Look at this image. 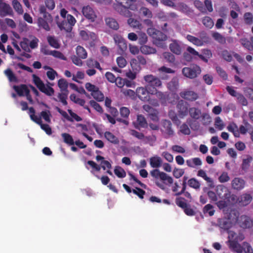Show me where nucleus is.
<instances>
[{
	"mask_svg": "<svg viewBox=\"0 0 253 253\" xmlns=\"http://www.w3.org/2000/svg\"><path fill=\"white\" fill-rule=\"evenodd\" d=\"M162 164V160L161 157L157 156L151 157L150 158V165L152 168H155V169L150 171V175L156 180L160 179L166 185H171L173 183L172 177L158 169V168L161 167Z\"/></svg>",
	"mask_w": 253,
	"mask_h": 253,
	"instance_id": "f257e3e1",
	"label": "nucleus"
},
{
	"mask_svg": "<svg viewBox=\"0 0 253 253\" xmlns=\"http://www.w3.org/2000/svg\"><path fill=\"white\" fill-rule=\"evenodd\" d=\"M216 193L220 198L226 200L228 202H236L238 201L237 196L234 194H231L230 190L223 185H220L217 187Z\"/></svg>",
	"mask_w": 253,
	"mask_h": 253,
	"instance_id": "f03ea898",
	"label": "nucleus"
},
{
	"mask_svg": "<svg viewBox=\"0 0 253 253\" xmlns=\"http://www.w3.org/2000/svg\"><path fill=\"white\" fill-rule=\"evenodd\" d=\"M33 83L42 92L46 95L54 93V89L48 85H45L41 79L35 74L32 75Z\"/></svg>",
	"mask_w": 253,
	"mask_h": 253,
	"instance_id": "7ed1b4c3",
	"label": "nucleus"
},
{
	"mask_svg": "<svg viewBox=\"0 0 253 253\" xmlns=\"http://www.w3.org/2000/svg\"><path fill=\"white\" fill-rule=\"evenodd\" d=\"M182 72L185 77L190 79H194L201 74V70L199 66L195 65L189 67L183 68Z\"/></svg>",
	"mask_w": 253,
	"mask_h": 253,
	"instance_id": "20e7f679",
	"label": "nucleus"
},
{
	"mask_svg": "<svg viewBox=\"0 0 253 253\" xmlns=\"http://www.w3.org/2000/svg\"><path fill=\"white\" fill-rule=\"evenodd\" d=\"M185 199L182 197L176 198L175 203L177 206L182 209L184 213L188 216L195 214V211L191 208V206L185 202Z\"/></svg>",
	"mask_w": 253,
	"mask_h": 253,
	"instance_id": "39448f33",
	"label": "nucleus"
},
{
	"mask_svg": "<svg viewBox=\"0 0 253 253\" xmlns=\"http://www.w3.org/2000/svg\"><path fill=\"white\" fill-rule=\"evenodd\" d=\"M52 22V18L51 15H45V17H39L38 20L39 27L48 31L50 30L49 23Z\"/></svg>",
	"mask_w": 253,
	"mask_h": 253,
	"instance_id": "423d86ee",
	"label": "nucleus"
},
{
	"mask_svg": "<svg viewBox=\"0 0 253 253\" xmlns=\"http://www.w3.org/2000/svg\"><path fill=\"white\" fill-rule=\"evenodd\" d=\"M176 107L180 118H182L188 115L189 105L186 101L183 100L179 101Z\"/></svg>",
	"mask_w": 253,
	"mask_h": 253,
	"instance_id": "0eeeda50",
	"label": "nucleus"
},
{
	"mask_svg": "<svg viewBox=\"0 0 253 253\" xmlns=\"http://www.w3.org/2000/svg\"><path fill=\"white\" fill-rule=\"evenodd\" d=\"M167 38L166 35L160 31H158L153 38V42L157 46L164 48L165 47L166 45L163 42L166 41Z\"/></svg>",
	"mask_w": 253,
	"mask_h": 253,
	"instance_id": "6e6552de",
	"label": "nucleus"
},
{
	"mask_svg": "<svg viewBox=\"0 0 253 253\" xmlns=\"http://www.w3.org/2000/svg\"><path fill=\"white\" fill-rule=\"evenodd\" d=\"M83 15L91 22H94L97 17L95 11L89 5L84 6L82 8Z\"/></svg>",
	"mask_w": 253,
	"mask_h": 253,
	"instance_id": "1a4fd4ad",
	"label": "nucleus"
},
{
	"mask_svg": "<svg viewBox=\"0 0 253 253\" xmlns=\"http://www.w3.org/2000/svg\"><path fill=\"white\" fill-rule=\"evenodd\" d=\"M144 80L146 83L155 87H159L161 85V82L159 79L152 75H147L144 76Z\"/></svg>",
	"mask_w": 253,
	"mask_h": 253,
	"instance_id": "9d476101",
	"label": "nucleus"
},
{
	"mask_svg": "<svg viewBox=\"0 0 253 253\" xmlns=\"http://www.w3.org/2000/svg\"><path fill=\"white\" fill-rule=\"evenodd\" d=\"M12 13V9L10 6L3 2L2 0H0V15L5 16L10 15Z\"/></svg>",
	"mask_w": 253,
	"mask_h": 253,
	"instance_id": "9b49d317",
	"label": "nucleus"
},
{
	"mask_svg": "<svg viewBox=\"0 0 253 253\" xmlns=\"http://www.w3.org/2000/svg\"><path fill=\"white\" fill-rule=\"evenodd\" d=\"M114 8L120 14L126 17H129L131 15V13L128 9L127 6L123 5L122 3L114 5Z\"/></svg>",
	"mask_w": 253,
	"mask_h": 253,
	"instance_id": "f8f14e48",
	"label": "nucleus"
},
{
	"mask_svg": "<svg viewBox=\"0 0 253 253\" xmlns=\"http://www.w3.org/2000/svg\"><path fill=\"white\" fill-rule=\"evenodd\" d=\"M80 36L84 41H94L97 39V36L94 33L85 30H81L80 32Z\"/></svg>",
	"mask_w": 253,
	"mask_h": 253,
	"instance_id": "ddd939ff",
	"label": "nucleus"
},
{
	"mask_svg": "<svg viewBox=\"0 0 253 253\" xmlns=\"http://www.w3.org/2000/svg\"><path fill=\"white\" fill-rule=\"evenodd\" d=\"M231 184L234 189L241 190L244 188L245 181L241 178L235 177L232 180Z\"/></svg>",
	"mask_w": 253,
	"mask_h": 253,
	"instance_id": "4468645a",
	"label": "nucleus"
},
{
	"mask_svg": "<svg viewBox=\"0 0 253 253\" xmlns=\"http://www.w3.org/2000/svg\"><path fill=\"white\" fill-rule=\"evenodd\" d=\"M13 88L18 95H29L30 93L29 86L26 84L14 85Z\"/></svg>",
	"mask_w": 253,
	"mask_h": 253,
	"instance_id": "2eb2a0df",
	"label": "nucleus"
},
{
	"mask_svg": "<svg viewBox=\"0 0 253 253\" xmlns=\"http://www.w3.org/2000/svg\"><path fill=\"white\" fill-rule=\"evenodd\" d=\"M169 47L171 52L177 55H179L181 53V44L179 41L172 40V42L169 45Z\"/></svg>",
	"mask_w": 253,
	"mask_h": 253,
	"instance_id": "dca6fc26",
	"label": "nucleus"
},
{
	"mask_svg": "<svg viewBox=\"0 0 253 253\" xmlns=\"http://www.w3.org/2000/svg\"><path fill=\"white\" fill-rule=\"evenodd\" d=\"M162 126L164 129L162 130L168 136L173 135L174 131L172 129V124L170 121L169 120H163L162 122Z\"/></svg>",
	"mask_w": 253,
	"mask_h": 253,
	"instance_id": "f3484780",
	"label": "nucleus"
},
{
	"mask_svg": "<svg viewBox=\"0 0 253 253\" xmlns=\"http://www.w3.org/2000/svg\"><path fill=\"white\" fill-rule=\"evenodd\" d=\"M228 246L230 250H231L233 252L236 253H243V248L242 247V245L239 244L236 241L229 240L228 241Z\"/></svg>",
	"mask_w": 253,
	"mask_h": 253,
	"instance_id": "a211bd4d",
	"label": "nucleus"
},
{
	"mask_svg": "<svg viewBox=\"0 0 253 253\" xmlns=\"http://www.w3.org/2000/svg\"><path fill=\"white\" fill-rule=\"evenodd\" d=\"M252 200V197L250 194H243L240 196L238 200L239 204L243 206L249 205Z\"/></svg>",
	"mask_w": 253,
	"mask_h": 253,
	"instance_id": "6ab92c4d",
	"label": "nucleus"
},
{
	"mask_svg": "<svg viewBox=\"0 0 253 253\" xmlns=\"http://www.w3.org/2000/svg\"><path fill=\"white\" fill-rule=\"evenodd\" d=\"M204 38L205 37H203V38L199 39L190 35H188L186 36V39L188 41L198 46H201L204 45L205 42L204 40Z\"/></svg>",
	"mask_w": 253,
	"mask_h": 253,
	"instance_id": "aec40b11",
	"label": "nucleus"
},
{
	"mask_svg": "<svg viewBox=\"0 0 253 253\" xmlns=\"http://www.w3.org/2000/svg\"><path fill=\"white\" fill-rule=\"evenodd\" d=\"M218 226L224 230H228L232 226V223L229 219L223 218L219 219L218 221Z\"/></svg>",
	"mask_w": 253,
	"mask_h": 253,
	"instance_id": "412c9836",
	"label": "nucleus"
},
{
	"mask_svg": "<svg viewBox=\"0 0 253 253\" xmlns=\"http://www.w3.org/2000/svg\"><path fill=\"white\" fill-rule=\"evenodd\" d=\"M140 50L142 54L145 55L154 54L157 52L156 48L147 45H141Z\"/></svg>",
	"mask_w": 253,
	"mask_h": 253,
	"instance_id": "4be33fe9",
	"label": "nucleus"
},
{
	"mask_svg": "<svg viewBox=\"0 0 253 253\" xmlns=\"http://www.w3.org/2000/svg\"><path fill=\"white\" fill-rule=\"evenodd\" d=\"M151 91V92H150L145 87H139L136 89V93L137 95H144L146 93L150 95H160L159 91H158L154 87H153V90Z\"/></svg>",
	"mask_w": 253,
	"mask_h": 253,
	"instance_id": "5701e85b",
	"label": "nucleus"
},
{
	"mask_svg": "<svg viewBox=\"0 0 253 253\" xmlns=\"http://www.w3.org/2000/svg\"><path fill=\"white\" fill-rule=\"evenodd\" d=\"M105 21L106 25L109 28L115 30L119 29V24L115 19L111 17H108L105 19Z\"/></svg>",
	"mask_w": 253,
	"mask_h": 253,
	"instance_id": "b1692460",
	"label": "nucleus"
},
{
	"mask_svg": "<svg viewBox=\"0 0 253 253\" xmlns=\"http://www.w3.org/2000/svg\"><path fill=\"white\" fill-rule=\"evenodd\" d=\"M104 136L108 141L114 144H118L119 143V138L110 131H106L104 133Z\"/></svg>",
	"mask_w": 253,
	"mask_h": 253,
	"instance_id": "393cba45",
	"label": "nucleus"
},
{
	"mask_svg": "<svg viewBox=\"0 0 253 253\" xmlns=\"http://www.w3.org/2000/svg\"><path fill=\"white\" fill-rule=\"evenodd\" d=\"M187 165L190 168H195L196 166H200L202 165V163L199 158H194L192 159L187 160Z\"/></svg>",
	"mask_w": 253,
	"mask_h": 253,
	"instance_id": "a878e982",
	"label": "nucleus"
},
{
	"mask_svg": "<svg viewBox=\"0 0 253 253\" xmlns=\"http://www.w3.org/2000/svg\"><path fill=\"white\" fill-rule=\"evenodd\" d=\"M5 75L10 82L18 83V79L10 69H7L4 71Z\"/></svg>",
	"mask_w": 253,
	"mask_h": 253,
	"instance_id": "bb28decb",
	"label": "nucleus"
},
{
	"mask_svg": "<svg viewBox=\"0 0 253 253\" xmlns=\"http://www.w3.org/2000/svg\"><path fill=\"white\" fill-rule=\"evenodd\" d=\"M137 126H135L136 128L141 127L142 128H146L148 126L147 122L146 119L142 115H138L137 117Z\"/></svg>",
	"mask_w": 253,
	"mask_h": 253,
	"instance_id": "cd10ccee",
	"label": "nucleus"
},
{
	"mask_svg": "<svg viewBox=\"0 0 253 253\" xmlns=\"http://www.w3.org/2000/svg\"><path fill=\"white\" fill-rule=\"evenodd\" d=\"M228 238H232L233 241H236L238 243V242H241L245 239L244 235L242 233H239L238 235L233 231H230L229 232V235Z\"/></svg>",
	"mask_w": 253,
	"mask_h": 253,
	"instance_id": "c85d7f7f",
	"label": "nucleus"
},
{
	"mask_svg": "<svg viewBox=\"0 0 253 253\" xmlns=\"http://www.w3.org/2000/svg\"><path fill=\"white\" fill-rule=\"evenodd\" d=\"M188 112L190 117L195 120L199 119L201 115L200 110L194 107L190 108Z\"/></svg>",
	"mask_w": 253,
	"mask_h": 253,
	"instance_id": "c756f323",
	"label": "nucleus"
},
{
	"mask_svg": "<svg viewBox=\"0 0 253 253\" xmlns=\"http://www.w3.org/2000/svg\"><path fill=\"white\" fill-rule=\"evenodd\" d=\"M61 136L63 139V141L66 144L72 146L74 144V141L72 136L69 133H63L61 134Z\"/></svg>",
	"mask_w": 253,
	"mask_h": 253,
	"instance_id": "7c9ffc66",
	"label": "nucleus"
},
{
	"mask_svg": "<svg viewBox=\"0 0 253 253\" xmlns=\"http://www.w3.org/2000/svg\"><path fill=\"white\" fill-rule=\"evenodd\" d=\"M76 54L77 56L83 59H85L87 55L85 49L83 47L80 45L76 47Z\"/></svg>",
	"mask_w": 253,
	"mask_h": 253,
	"instance_id": "2f4dec72",
	"label": "nucleus"
},
{
	"mask_svg": "<svg viewBox=\"0 0 253 253\" xmlns=\"http://www.w3.org/2000/svg\"><path fill=\"white\" fill-rule=\"evenodd\" d=\"M202 22L203 25L208 29H211L214 26L213 21L209 16H205L203 17L202 19Z\"/></svg>",
	"mask_w": 253,
	"mask_h": 253,
	"instance_id": "473e14b6",
	"label": "nucleus"
},
{
	"mask_svg": "<svg viewBox=\"0 0 253 253\" xmlns=\"http://www.w3.org/2000/svg\"><path fill=\"white\" fill-rule=\"evenodd\" d=\"M212 37L216 41L221 44H225L226 43L225 38L218 32H213Z\"/></svg>",
	"mask_w": 253,
	"mask_h": 253,
	"instance_id": "72a5a7b5",
	"label": "nucleus"
},
{
	"mask_svg": "<svg viewBox=\"0 0 253 253\" xmlns=\"http://www.w3.org/2000/svg\"><path fill=\"white\" fill-rule=\"evenodd\" d=\"M253 158L252 156L248 155L247 158L243 159L242 164V169L243 170H246L250 167V163L252 162Z\"/></svg>",
	"mask_w": 253,
	"mask_h": 253,
	"instance_id": "f704fd0d",
	"label": "nucleus"
},
{
	"mask_svg": "<svg viewBox=\"0 0 253 253\" xmlns=\"http://www.w3.org/2000/svg\"><path fill=\"white\" fill-rule=\"evenodd\" d=\"M86 89L92 93H96L97 95H102V93L99 92V88L96 86L87 83L85 85Z\"/></svg>",
	"mask_w": 253,
	"mask_h": 253,
	"instance_id": "c9c22d12",
	"label": "nucleus"
},
{
	"mask_svg": "<svg viewBox=\"0 0 253 253\" xmlns=\"http://www.w3.org/2000/svg\"><path fill=\"white\" fill-rule=\"evenodd\" d=\"M128 24L133 28L141 29L142 25L139 21L133 18H129L127 20Z\"/></svg>",
	"mask_w": 253,
	"mask_h": 253,
	"instance_id": "e433bc0d",
	"label": "nucleus"
},
{
	"mask_svg": "<svg viewBox=\"0 0 253 253\" xmlns=\"http://www.w3.org/2000/svg\"><path fill=\"white\" fill-rule=\"evenodd\" d=\"M188 185L190 187L196 190L199 189L201 186L199 181L195 178H192L189 179L188 181Z\"/></svg>",
	"mask_w": 253,
	"mask_h": 253,
	"instance_id": "4c0bfd02",
	"label": "nucleus"
},
{
	"mask_svg": "<svg viewBox=\"0 0 253 253\" xmlns=\"http://www.w3.org/2000/svg\"><path fill=\"white\" fill-rule=\"evenodd\" d=\"M12 5L14 9L19 14H22L23 13V10L21 4L17 0H13L12 2Z\"/></svg>",
	"mask_w": 253,
	"mask_h": 253,
	"instance_id": "58836bf2",
	"label": "nucleus"
},
{
	"mask_svg": "<svg viewBox=\"0 0 253 253\" xmlns=\"http://www.w3.org/2000/svg\"><path fill=\"white\" fill-rule=\"evenodd\" d=\"M178 87V81L177 79H173L169 84L168 88L172 92L177 90Z\"/></svg>",
	"mask_w": 253,
	"mask_h": 253,
	"instance_id": "ea45409f",
	"label": "nucleus"
},
{
	"mask_svg": "<svg viewBox=\"0 0 253 253\" xmlns=\"http://www.w3.org/2000/svg\"><path fill=\"white\" fill-rule=\"evenodd\" d=\"M58 86L61 91H66L68 86V84L64 79H61L58 81Z\"/></svg>",
	"mask_w": 253,
	"mask_h": 253,
	"instance_id": "a19ab883",
	"label": "nucleus"
},
{
	"mask_svg": "<svg viewBox=\"0 0 253 253\" xmlns=\"http://www.w3.org/2000/svg\"><path fill=\"white\" fill-rule=\"evenodd\" d=\"M114 173L119 178H124L126 176L125 170L119 166H116L115 167Z\"/></svg>",
	"mask_w": 253,
	"mask_h": 253,
	"instance_id": "79ce46f5",
	"label": "nucleus"
},
{
	"mask_svg": "<svg viewBox=\"0 0 253 253\" xmlns=\"http://www.w3.org/2000/svg\"><path fill=\"white\" fill-rule=\"evenodd\" d=\"M163 57L169 63H173L175 61L174 56L169 52H165L163 53Z\"/></svg>",
	"mask_w": 253,
	"mask_h": 253,
	"instance_id": "37998d69",
	"label": "nucleus"
},
{
	"mask_svg": "<svg viewBox=\"0 0 253 253\" xmlns=\"http://www.w3.org/2000/svg\"><path fill=\"white\" fill-rule=\"evenodd\" d=\"M187 123L189 125L191 128L194 130H198L199 128V124L196 120L189 119L187 120Z\"/></svg>",
	"mask_w": 253,
	"mask_h": 253,
	"instance_id": "c03bdc74",
	"label": "nucleus"
},
{
	"mask_svg": "<svg viewBox=\"0 0 253 253\" xmlns=\"http://www.w3.org/2000/svg\"><path fill=\"white\" fill-rule=\"evenodd\" d=\"M138 39V43L142 45H144L148 41V38L146 34L143 32H141L139 34Z\"/></svg>",
	"mask_w": 253,
	"mask_h": 253,
	"instance_id": "a18cd8bd",
	"label": "nucleus"
},
{
	"mask_svg": "<svg viewBox=\"0 0 253 253\" xmlns=\"http://www.w3.org/2000/svg\"><path fill=\"white\" fill-rule=\"evenodd\" d=\"M213 207L211 204L206 205L203 209V212L205 213H209L210 216H212L214 213V210H213Z\"/></svg>",
	"mask_w": 253,
	"mask_h": 253,
	"instance_id": "49530a36",
	"label": "nucleus"
},
{
	"mask_svg": "<svg viewBox=\"0 0 253 253\" xmlns=\"http://www.w3.org/2000/svg\"><path fill=\"white\" fill-rule=\"evenodd\" d=\"M240 42L242 45L249 50H251L253 48V44L251 41L250 42L246 39H242L240 40Z\"/></svg>",
	"mask_w": 253,
	"mask_h": 253,
	"instance_id": "de8ad7c7",
	"label": "nucleus"
},
{
	"mask_svg": "<svg viewBox=\"0 0 253 253\" xmlns=\"http://www.w3.org/2000/svg\"><path fill=\"white\" fill-rule=\"evenodd\" d=\"M130 64L133 70L139 71L141 67L139 66L138 60L136 58L131 59Z\"/></svg>",
	"mask_w": 253,
	"mask_h": 253,
	"instance_id": "09e8293b",
	"label": "nucleus"
},
{
	"mask_svg": "<svg viewBox=\"0 0 253 253\" xmlns=\"http://www.w3.org/2000/svg\"><path fill=\"white\" fill-rule=\"evenodd\" d=\"M197 175L198 176L202 177L204 180H205L208 182H212L211 179L207 176L206 172L203 169H200L198 170L197 173Z\"/></svg>",
	"mask_w": 253,
	"mask_h": 253,
	"instance_id": "8fccbe9b",
	"label": "nucleus"
},
{
	"mask_svg": "<svg viewBox=\"0 0 253 253\" xmlns=\"http://www.w3.org/2000/svg\"><path fill=\"white\" fill-rule=\"evenodd\" d=\"M29 41L27 39H24L23 40L20 42V46L21 48L25 51L30 52L31 51L29 45Z\"/></svg>",
	"mask_w": 253,
	"mask_h": 253,
	"instance_id": "3c124183",
	"label": "nucleus"
},
{
	"mask_svg": "<svg viewBox=\"0 0 253 253\" xmlns=\"http://www.w3.org/2000/svg\"><path fill=\"white\" fill-rule=\"evenodd\" d=\"M140 13L147 18H151L152 17L151 11L145 7H142L140 9Z\"/></svg>",
	"mask_w": 253,
	"mask_h": 253,
	"instance_id": "603ef678",
	"label": "nucleus"
},
{
	"mask_svg": "<svg viewBox=\"0 0 253 253\" xmlns=\"http://www.w3.org/2000/svg\"><path fill=\"white\" fill-rule=\"evenodd\" d=\"M48 42L49 44L54 48H58L60 46L56 39L53 37H48L47 38Z\"/></svg>",
	"mask_w": 253,
	"mask_h": 253,
	"instance_id": "864d4df0",
	"label": "nucleus"
},
{
	"mask_svg": "<svg viewBox=\"0 0 253 253\" xmlns=\"http://www.w3.org/2000/svg\"><path fill=\"white\" fill-rule=\"evenodd\" d=\"M243 252L246 253H253V250L252 246L247 242H244L242 244Z\"/></svg>",
	"mask_w": 253,
	"mask_h": 253,
	"instance_id": "5fc2aeb1",
	"label": "nucleus"
},
{
	"mask_svg": "<svg viewBox=\"0 0 253 253\" xmlns=\"http://www.w3.org/2000/svg\"><path fill=\"white\" fill-rule=\"evenodd\" d=\"M230 177L227 172H223L218 177V180L220 183H225L230 180Z\"/></svg>",
	"mask_w": 253,
	"mask_h": 253,
	"instance_id": "6e6d98bb",
	"label": "nucleus"
},
{
	"mask_svg": "<svg viewBox=\"0 0 253 253\" xmlns=\"http://www.w3.org/2000/svg\"><path fill=\"white\" fill-rule=\"evenodd\" d=\"M184 173V170L182 169L175 168L173 170V175L176 178H179Z\"/></svg>",
	"mask_w": 253,
	"mask_h": 253,
	"instance_id": "4d7b16f0",
	"label": "nucleus"
},
{
	"mask_svg": "<svg viewBox=\"0 0 253 253\" xmlns=\"http://www.w3.org/2000/svg\"><path fill=\"white\" fill-rule=\"evenodd\" d=\"M132 192L141 199H143L144 198V195L145 194V191L144 190L138 187H136L135 189H133Z\"/></svg>",
	"mask_w": 253,
	"mask_h": 253,
	"instance_id": "13d9d810",
	"label": "nucleus"
},
{
	"mask_svg": "<svg viewBox=\"0 0 253 253\" xmlns=\"http://www.w3.org/2000/svg\"><path fill=\"white\" fill-rule=\"evenodd\" d=\"M245 22L247 24L251 25L253 23V16L251 13L247 12L245 13L244 16Z\"/></svg>",
	"mask_w": 253,
	"mask_h": 253,
	"instance_id": "bf43d9fd",
	"label": "nucleus"
},
{
	"mask_svg": "<svg viewBox=\"0 0 253 253\" xmlns=\"http://www.w3.org/2000/svg\"><path fill=\"white\" fill-rule=\"evenodd\" d=\"M180 132L185 135H189L190 134V129L188 125L186 124H183L180 127Z\"/></svg>",
	"mask_w": 253,
	"mask_h": 253,
	"instance_id": "052dcab7",
	"label": "nucleus"
},
{
	"mask_svg": "<svg viewBox=\"0 0 253 253\" xmlns=\"http://www.w3.org/2000/svg\"><path fill=\"white\" fill-rule=\"evenodd\" d=\"M89 104L90 106L93 107L96 111L99 113H102L103 112V109L100 105L97 103L96 101L94 100H90L89 101Z\"/></svg>",
	"mask_w": 253,
	"mask_h": 253,
	"instance_id": "680f3d73",
	"label": "nucleus"
},
{
	"mask_svg": "<svg viewBox=\"0 0 253 253\" xmlns=\"http://www.w3.org/2000/svg\"><path fill=\"white\" fill-rule=\"evenodd\" d=\"M79 96H70V99L77 104L81 106H84L85 104V101L84 99H80L78 97Z\"/></svg>",
	"mask_w": 253,
	"mask_h": 253,
	"instance_id": "e2e57ef3",
	"label": "nucleus"
},
{
	"mask_svg": "<svg viewBox=\"0 0 253 253\" xmlns=\"http://www.w3.org/2000/svg\"><path fill=\"white\" fill-rule=\"evenodd\" d=\"M148 116L153 121L159 122V121L158 112L157 110H153L152 112L148 114Z\"/></svg>",
	"mask_w": 253,
	"mask_h": 253,
	"instance_id": "0e129e2a",
	"label": "nucleus"
},
{
	"mask_svg": "<svg viewBox=\"0 0 253 253\" xmlns=\"http://www.w3.org/2000/svg\"><path fill=\"white\" fill-rule=\"evenodd\" d=\"M214 125L219 130H222L224 127V124L220 117H217L215 119Z\"/></svg>",
	"mask_w": 253,
	"mask_h": 253,
	"instance_id": "69168bd1",
	"label": "nucleus"
},
{
	"mask_svg": "<svg viewBox=\"0 0 253 253\" xmlns=\"http://www.w3.org/2000/svg\"><path fill=\"white\" fill-rule=\"evenodd\" d=\"M120 112L121 116L125 118H128L130 113L129 110L125 107H121L120 110Z\"/></svg>",
	"mask_w": 253,
	"mask_h": 253,
	"instance_id": "338daca9",
	"label": "nucleus"
},
{
	"mask_svg": "<svg viewBox=\"0 0 253 253\" xmlns=\"http://www.w3.org/2000/svg\"><path fill=\"white\" fill-rule=\"evenodd\" d=\"M71 60L73 63L77 66H82L83 65V61L82 59L76 55H73L71 57Z\"/></svg>",
	"mask_w": 253,
	"mask_h": 253,
	"instance_id": "774afa93",
	"label": "nucleus"
}]
</instances>
